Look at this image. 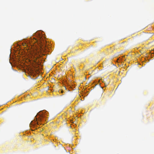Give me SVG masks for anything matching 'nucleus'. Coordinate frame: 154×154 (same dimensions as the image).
<instances>
[{
    "label": "nucleus",
    "mask_w": 154,
    "mask_h": 154,
    "mask_svg": "<svg viewBox=\"0 0 154 154\" xmlns=\"http://www.w3.org/2000/svg\"><path fill=\"white\" fill-rule=\"evenodd\" d=\"M47 113L45 111L43 112L41 111L39 112L37 116V119L38 118V121L40 122L45 121L46 119V116H47Z\"/></svg>",
    "instance_id": "f257e3e1"
},
{
    "label": "nucleus",
    "mask_w": 154,
    "mask_h": 154,
    "mask_svg": "<svg viewBox=\"0 0 154 154\" xmlns=\"http://www.w3.org/2000/svg\"><path fill=\"white\" fill-rule=\"evenodd\" d=\"M37 123L38 125H39L40 123L38 122H37Z\"/></svg>",
    "instance_id": "f03ea898"
},
{
    "label": "nucleus",
    "mask_w": 154,
    "mask_h": 154,
    "mask_svg": "<svg viewBox=\"0 0 154 154\" xmlns=\"http://www.w3.org/2000/svg\"><path fill=\"white\" fill-rule=\"evenodd\" d=\"M61 92H63V91H61Z\"/></svg>",
    "instance_id": "7ed1b4c3"
}]
</instances>
